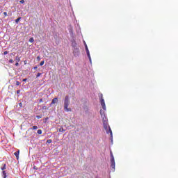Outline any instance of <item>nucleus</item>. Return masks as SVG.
Segmentation results:
<instances>
[{
    "instance_id": "1",
    "label": "nucleus",
    "mask_w": 178,
    "mask_h": 178,
    "mask_svg": "<svg viewBox=\"0 0 178 178\" xmlns=\"http://www.w3.org/2000/svg\"><path fill=\"white\" fill-rule=\"evenodd\" d=\"M102 122H103V127L106 130V134H110L111 137H113L112 129H111V127L108 124V119L107 118H104L102 120Z\"/></svg>"
},
{
    "instance_id": "2",
    "label": "nucleus",
    "mask_w": 178,
    "mask_h": 178,
    "mask_svg": "<svg viewBox=\"0 0 178 178\" xmlns=\"http://www.w3.org/2000/svg\"><path fill=\"white\" fill-rule=\"evenodd\" d=\"M70 104V100L69 99V96H65L64 99V111H65V112H72V108H69Z\"/></svg>"
},
{
    "instance_id": "3",
    "label": "nucleus",
    "mask_w": 178,
    "mask_h": 178,
    "mask_svg": "<svg viewBox=\"0 0 178 178\" xmlns=\"http://www.w3.org/2000/svg\"><path fill=\"white\" fill-rule=\"evenodd\" d=\"M99 98H100L101 105H102L104 111H106V106L105 105V100L104 99L103 95L100 94V95L99 96Z\"/></svg>"
},
{
    "instance_id": "4",
    "label": "nucleus",
    "mask_w": 178,
    "mask_h": 178,
    "mask_svg": "<svg viewBox=\"0 0 178 178\" xmlns=\"http://www.w3.org/2000/svg\"><path fill=\"white\" fill-rule=\"evenodd\" d=\"M73 55L74 56H80V49L79 47H74L73 48Z\"/></svg>"
},
{
    "instance_id": "5",
    "label": "nucleus",
    "mask_w": 178,
    "mask_h": 178,
    "mask_svg": "<svg viewBox=\"0 0 178 178\" xmlns=\"http://www.w3.org/2000/svg\"><path fill=\"white\" fill-rule=\"evenodd\" d=\"M111 168L113 169H115V157H113V154H112V152H111Z\"/></svg>"
},
{
    "instance_id": "6",
    "label": "nucleus",
    "mask_w": 178,
    "mask_h": 178,
    "mask_svg": "<svg viewBox=\"0 0 178 178\" xmlns=\"http://www.w3.org/2000/svg\"><path fill=\"white\" fill-rule=\"evenodd\" d=\"M100 115H101V117H102V120L106 119V117L105 116V111H104L100 110Z\"/></svg>"
},
{
    "instance_id": "7",
    "label": "nucleus",
    "mask_w": 178,
    "mask_h": 178,
    "mask_svg": "<svg viewBox=\"0 0 178 178\" xmlns=\"http://www.w3.org/2000/svg\"><path fill=\"white\" fill-rule=\"evenodd\" d=\"M72 48H77V43L76 42V40H72Z\"/></svg>"
},
{
    "instance_id": "8",
    "label": "nucleus",
    "mask_w": 178,
    "mask_h": 178,
    "mask_svg": "<svg viewBox=\"0 0 178 178\" xmlns=\"http://www.w3.org/2000/svg\"><path fill=\"white\" fill-rule=\"evenodd\" d=\"M19 154H20V150H17V152H15V153H14V155L16 156V158H17V159L18 160L19 159Z\"/></svg>"
},
{
    "instance_id": "9",
    "label": "nucleus",
    "mask_w": 178,
    "mask_h": 178,
    "mask_svg": "<svg viewBox=\"0 0 178 178\" xmlns=\"http://www.w3.org/2000/svg\"><path fill=\"white\" fill-rule=\"evenodd\" d=\"M56 102H58V99L57 97H55L52 99L51 105H54V104H56Z\"/></svg>"
},
{
    "instance_id": "10",
    "label": "nucleus",
    "mask_w": 178,
    "mask_h": 178,
    "mask_svg": "<svg viewBox=\"0 0 178 178\" xmlns=\"http://www.w3.org/2000/svg\"><path fill=\"white\" fill-rule=\"evenodd\" d=\"M86 54H87L89 60H90V62H91V56L90 55V51H87Z\"/></svg>"
},
{
    "instance_id": "11",
    "label": "nucleus",
    "mask_w": 178,
    "mask_h": 178,
    "mask_svg": "<svg viewBox=\"0 0 178 178\" xmlns=\"http://www.w3.org/2000/svg\"><path fill=\"white\" fill-rule=\"evenodd\" d=\"M85 48H86V52H90V50H88V47L87 46V44L86 42H85Z\"/></svg>"
},
{
    "instance_id": "12",
    "label": "nucleus",
    "mask_w": 178,
    "mask_h": 178,
    "mask_svg": "<svg viewBox=\"0 0 178 178\" xmlns=\"http://www.w3.org/2000/svg\"><path fill=\"white\" fill-rule=\"evenodd\" d=\"M6 169V164H3V166L1 168V170H5Z\"/></svg>"
},
{
    "instance_id": "13",
    "label": "nucleus",
    "mask_w": 178,
    "mask_h": 178,
    "mask_svg": "<svg viewBox=\"0 0 178 178\" xmlns=\"http://www.w3.org/2000/svg\"><path fill=\"white\" fill-rule=\"evenodd\" d=\"M20 19H22V17H19L17 19H15V23L17 24H19V22H20Z\"/></svg>"
},
{
    "instance_id": "14",
    "label": "nucleus",
    "mask_w": 178,
    "mask_h": 178,
    "mask_svg": "<svg viewBox=\"0 0 178 178\" xmlns=\"http://www.w3.org/2000/svg\"><path fill=\"white\" fill-rule=\"evenodd\" d=\"M3 178H6L7 176H6V171L3 170Z\"/></svg>"
},
{
    "instance_id": "15",
    "label": "nucleus",
    "mask_w": 178,
    "mask_h": 178,
    "mask_svg": "<svg viewBox=\"0 0 178 178\" xmlns=\"http://www.w3.org/2000/svg\"><path fill=\"white\" fill-rule=\"evenodd\" d=\"M45 63V61L42 60L40 63V66H44V64Z\"/></svg>"
},
{
    "instance_id": "16",
    "label": "nucleus",
    "mask_w": 178,
    "mask_h": 178,
    "mask_svg": "<svg viewBox=\"0 0 178 178\" xmlns=\"http://www.w3.org/2000/svg\"><path fill=\"white\" fill-rule=\"evenodd\" d=\"M51 143H52L51 139H49V140H47V144H51Z\"/></svg>"
},
{
    "instance_id": "17",
    "label": "nucleus",
    "mask_w": 178,
    "mask_h": 178,
    "mask_svg": "<svg viewBox=\"0 0 178 178\" xmlns=\"http://www.w3.org/2000/svg\"><path fill=\"white\" fill-rule=\"evenodd\" d=\"M32 129L33 130H37V129H38V127H37V125H34Z\"/></svg>"
},
{
    "instance_id": "18",
    "label": "nucleus",
    "mask_w": 178,
    "mask_h": 178,
    "mask_svg": "<svg viewBox=\"0 0 178 178\" xmlns=\"http://www.w3.org/2000/svg\"><path fill=\"white\" fill-rule=\"evenodd\" d=\"M58 131H60V133H63V131H65V130L63 129V128H60L58 129Z\"/></svg>"
},
{
    "instance_id": "19",
    "label": "nucleus",
    "mask_w": 178,
    "mask_h": 178,
    "mask_svg": "<svg viewBox=\"0 0 178 178\" xmlns=\"http://www.w3.org/2000/svg\"><path fill=\"white\" fill-rule=\"evenodd\" d=\"M38 134H42V130L41 129L38 130Z\"/></svg>"
},
{
    "instance_id": "20",
    "label": "nucleus",
    "mask_w": 178,
    "mask_h": 178,
    "mask_svg": "<svg viewBox=\"0 0 178 178\" xmlns=\"http://www.w3.org/2000/svg\"><path fill=\"white\" fill-rule=\"evenodd\" d=\"M15 60H17V62H20V58H19V56H17L15 58Z\"/></svg>"
},
{
    "instance_id": "21",
    "label": "nucleus",
    "mask_w": 178,
    "mask_h": 178,
    "mask_svg": "<svg viewBox=\"0 0 178 178\" xmlns=\"http://www.w3.org/2000/svg\"><path fill=\"white\" fill-rule=\"evenodd\" d=\"M29 42H34V39L33 38H31L29 39Z\"/></svg>"
},
{
    "instance_id": "22",
    "label": "nucleus",
    "mask_w": 178,
    "mask_h": 178,
    "mask_svg": "<svg viewBox=\"0 0 178 178\" xmlns=\"http://www.w3.org/2000/svg\"><path fill=\"white\" fill-rule=\"evenodd\" d=\"M42 74V73H38V74L36 75V78L38 79V77H40V76H41Z\"/></svg>"
},
{
    "instance_id": "23",
    "label": "nucleus",
    "mask_w": 178,
    "mask_h": 178,
    "mask_svg": "<svg viewBox=\"0 0 178 178\" xmlns=\"http://www.w3.org/2000/svg\"><path fill=\"white\" fill-rule=\"evenodd\" d=\"M37 119H41L42 118V115H36Z\"/></svg>"
},
{
    "instance_id": "24",
    "label": "nucleus",
    "mask_w": 178,
    "mask_h": 178,
    "mask_svg": "<svg viewBox=\"0 0 178 178\" xmlns=\"http://www.w3.org/2000/svg\"><path fill=\"white\" fill-rule=\"evenodd\" d=\"M37 60H38V62H40V61L41 60V58L40 57V56H38L37 57Z\"/></svg>"
},
{
    "instance_id": "25",
    "label": "nucleus",
    "mask_w": 178,
    "mask_h": 178,
    "mask_svg": "<svg viewBox=\"0 0 178 178\" xmlns=\"http://www.w3.org/2000/svg\"><path fill=\"white\" fill-rule=\"evenodd\" d=\"M8 54H9V51H6L3 52V55H8Z\"/></svg>"
},
{
    "instance_id": "26",
    "label": "nucleus",
    "mask_w": 178,
    "mask_h": 178,
    "mask_svg": "<svg viewBox=\"0 0 178 178\" xmlns=\"http://www.w3.org/2000/svg\"><path fill=\"white\" fill-rule=\"evenodd\" d=\"M16 86H20V82L18 81H16Z\"/></svg>"
},
{
    "instance_id": "27",
    "label": "nucleus",
    "mask_w": 178,
    "mask_h": 178,
    "mask_svg": "<svg viewBox=\"0 0 178 178\" xmlns=\"http://www.w3.org/2000/svg\"><path fill=\"white\" fill-rule=\"evenodd\" d=\"M9 62H10V63H13V59H10Z\"/></svg>"
},
{
    "instance_id": "28",
    "label": "nucleus",
    "mask_w": 178,
    "mask_h": 178,
    "mask_svg": "<svg viewBox=\"0 0 178 178\" xmlns=\"http://www.w3.org/2000/svg\"><path fill=\"white\" fill-rule=\"evenodd\" d=\"M3 15H4V16H6H6H8V13L4 12V13H3Z\"/></svg>"
},
{
    "instance_id": "29",
    "label": "nucleus",
    "mask_w": 178,
    "mask_h": 178,
    "mask_svg": "<svg viewBox=\"0 0 178 178\" xmlns=\"http://www.w3.org/2000/svg\"><path fill=\"white\" fill-rule=\"evenodd\" d=\"M24 65H27V60H24Z\"/></svg>"
},
{
    "instance_id": "30",
    "label": "nucleus",
    "mask_w": 178,
    "mask_h": 178,
    "mask_svg": "<svg viewBox=\"0 0 178 178\" xmlns=\"http://www.w3.org/2000/svg\"><path fill=\"white\" fill-rule=\"evenodd\" d=\"M33 69H34L35 70H37V69H38V66H35V67H33Z\"/></svg>"
},
{
    "instance_id": "31",
    "label": "nucleus",
    "mask_w": 178,
    "mask_h": 178,
    "mask_svg": "<svg viewBox=\"0 0 178 178\" xmlns=\"http://www.w3.org/2000/svg\"><path fill=\"white\" fill-rule=\"evenodd\" d=\"M42 109H43V110L47 109V106H44L42 107Z\"/></svg>"
},
{
    "instance_id": "32",
    "label": "nucleus",
    "mask_w": 178,
    "mask_h": 178,
    "mask_svg": "<svg viewBox=\"0 0 178 178\" xmlns=\"http://www.w3.org/2000/svg\"><path fill=\"white\" fill-rule=\"evenodd\" d=\"M15 66H19V62L17 61V63H15Z\"/></svg>"
},
{
    "instance_id": "33",
    "label": "nucleus",
    "mask_w": 178,
    "mask_h": 178,
    "mask_svg": "<svg viewBox=\"0 0 178 178\" xmlns=\"http://www.w3.org/2000/svg\"><path fill=\"white\" fill-rule=\"evenodd\" d=\"M19 106H20L21 108H22V106H23V104H22V103H19Z\"/></svg>"
},
{
    "instance_id": "34",
    "label": "nucleus",
    "mask_w": 178,
    "mask_h": 178,
    "mask_svg": "<svg viewBox=\"0 0 178 178\" xmlns=\"http://www.w3.org/2000/svg\"><path fill=\"white\" fill-rule=\"evenodd\" d=\"M19 2L20 3H23L24 2V0H21Z\"/></svg>"
},
{
    "instance_id": "35",
    "label": "nucleus",
    "mask_w": 178,
    "mask_h": 178,
    "mask_svg": "<svg viewBox=\"0 0 178 178\" xmlns=\"http://www.w3.org/2000/svg\"><path fill=\"white\" fill-rule=\"evenodd\" d=\"M17 94H20V90H17Z\"/></svg>"
},
{
    "instance_id": "36",
    "label": "nucleus",
    "mask_w": 178,
    "mask_h": 178,
    "mask_svg": "<svg viewBox=\"0 0 178 178\" xmlns=\"http://www.w3.org/2000/svg\"><path fill=\"white\" fill-rule=\"evenodd\" d=\"M22 81H27V79H24Z\"/></svg>"
},
{
    "instance_id": "37",
    "label": "nucleus",
    "mask_w": 178,
    "mask_h": 178,
    "mask_svg": "<svg viewBox=\"0 0 178 178\" xmlns=\"http://www.w3.org/2000/svg\"><path fill=\"white\" fill-rule=\"evenodd\" d=\"M39 102H43L42 99H40Z\"/></svg>"
}]
</instances>
